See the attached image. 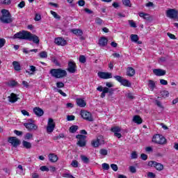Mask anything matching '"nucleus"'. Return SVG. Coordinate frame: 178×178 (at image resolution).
<instances>
[{
  "label": "nucleus",
  "instance_id": "22",
  "mask_svg": "<svg viewBox=\"0 0 178 178\" xmlns=\"http://www.w3.org/2000/svg\"><path fill=\"white\" fill-rule=\"evenodd\" d=\"M99 45L100 47H106V45H108V38H101L99 40Z\"/></svg>",
  "mask_w": 178,
  "mask_h": 178
},
{
  "label": "nucleus",
  "instance_id": "58",
  "mask_svg": "<svg viewBox=\"0 0 178 178\" xmlns=\"http://www.w3.org/2000/svg\"><path fill=\"white\" fill-rule=\"evenodd\" d=\"M156 176V175L154 172H149L147 173V177H149V178H155Z\"/></svg>",
  "mask_w": 178,
  "mask_h": 178
},
{
  "label": "nucleus",
  "instance_id": "32",
  "mask_svg": "<svg viewBox=\"0 0 178 178\" xmlns=\"http://www.w3.org/2000/svg\"><path fill=\"white\" fill-rule=\"evenodd\" d=\"M130 38H131V41L132 42H137V41H138V40H139L138 35L131 34L130 35Z\"/></svg>",
  "mask_w": 178,
  "mask_h": 178
},
{
  "label": "nucleus",
  "instance_id": "28",
  "mask_svg": "<svg viewBox=\"0 0 178 178\" xmlns=\"http://www.w3.org/2000/svg\"><path fill=\"white\" fill-rule=\"evenodd\" d=\"M30 71L26 70V73H28V74L33 75L34 74V72H36L37 69L35 68V66L34 65H30Z\"/></svg>",
  "mask_w": 178,
  "mask_h": 178
},
{
  "label": "nucleus",
  "instance_id": "49",
  "mask_svg": "<svg viewBox=\"0 0 178 178\" xmlns=\"http://www.w3.org/2000/svg\"><path fill=\"white\" fill-rule=\"evenodd\" d=\"M102 19H101V18L99 17H96L95 18V23L96 24H98L99 26H101V24H102Z\"/></svg>",
  "mask_w": 178,
  "mask_h": 178
},
{
  "label": "nucleus",
  "instance_id": "35",
  "mask_svg": "<svg viewBox=\"0 0 178 178\" xmlns=\"http://www.w3.org/2000/svg\"><path fill=\"white\" fill-rule=\"evenodd\" d=\"M79 129V126L73 125L70 127V133H76L77 130Z\"/></svg>",
  "mask_w": 178,
  "mask_h": 178
},
{
  "label": "nucleus",
  "instance_id": "38",
  "mask_svg": "<svg viewBox=\"0 0 178 178\" xmlns=\"http://www.w3.org/2000/svg\"><path fill=\"white\" fill-rule=\"evenodd\" d=\"M79 62L81 63H86V62H87V58H86V56H83V55L80 56Z\"/></svg>",
  "mask_w": 178,
  "mask_h": 178
},
{
  "label": "nucleus",
  "instance_id": "30",
  "mask_svg": "<svg viewBox=\"0 0 178 178\" xmlns=\"http://www.w3.org/2000/svg\"><path fill=\"white\" fill-rule=\"evenodd\" d=\"M121 84L122 86H124L125 87H131V83H130V81H129V80L127 79H123L121 81Z\"/></svg>",
  "mask_w": 178,
  "mask_h": 178
},
{
  "label": "nucleus",
  "instance_id": "1",
  "mask_svg": "<svg viewBox=\"0 0 178 178\" xmlns=\"http://www.w3.org/2000/svg\"><path fill=\"white\" fill-rule=\"evenodd\" d=\"M1 14L2 15L0 17V21L1 22V23H3L4 24H9V23H12V22H13V19H12V15L8 10H1Z\"/></svg>",
  "mask_w": 178,
  "mask_h": 178
},
{
  "label": "nucleus",
  "instance_id": "44",
  "mask_svg": "<svg viewBox=\"0 0 178 178\" xmlns=\"http://www.w3.org/2000/svg\"><path fill=\"white\" fill-rule=\"evenodd\" d=\"M0 3H2V5H10V0H0Z\"/></svg>",
  "mask_w": 178,
  "mask_h": 178
},
{
  "label": "nucleus",
  "instance_id": "9",
  "mask_svg": "<svg viewBox=\"0 0 178 178\" xmlns=\"http://www.w3.org/2000/svg\"><path fill=\"white\" fill-rule=\"evenodd\" d=\"M148 166H151V167L154 166V168H155V169H156L159 172L163 170V165L156 161H149Z\"/></svg>",
  "mask_w": 178,
  "mask_h": 178
},
{
  "label": "nucleus",
  "instance_id": "16",
  "mask_svg": "<svg viewBox=\"0 0 178 178\" xmlns=\"http://www.w3.org/2000/svg\"><path fill=\"white\" fill-rule=\"evenodd\" d=\"M8 102H10L11 104H15V102H17L19 100V97H17V95L15 93H11L8 97Z\"/></svg>",
  "mask_w": 178,
  "mask_h": 178
},
{
  "label": "nucleus",
  "instance_id": "56",
  "mask_svg": "<svg viewBox=\"0 0 178 178\" xmlns=\"http://www.w3.org/2000/svg\"><path fill=\"white\" fill-rule=\"evenodd\" d=\"M74 119H76V117L74 115H67V120H68V122L74 120Z\"/></svg>",
  "mask_w": 178,
  "mask_h": 178
},
{
  "label": "nucleus",
  "instance_id": "18",
  "mask_svg": "<svg viewBox=\"0 0 178 178\" xmlns=\"http://www.w3.org/2000/svg\"><path fill=\"white\" fill-rule=\"evenodd\" d=\"M153 73L154 74H155V76H165V74H166V71L162 69H154Z\"/></svg>",
  "mask_w": 178,
  "mask_h": 178
},
{
  "label": "nucleus",
  "instance_id": "45",
  "mask_svg": "<svg viewBox=\"0 0 178 178\" xmlns=\"http://www.w3.org/2000/svg\"><path fill=\"white\" fill-rule=\"evenodd\" d=\"M31 138H33V134L26 133L25 135V139L26 140H31Z\"/></svg>",
  "mask_w": 178,
  "mask_h": 178
},
{
  "label": "nucleus",
  "instance_id": "51",
  "mask_svg": "<svg viewBox=\"0 0 178 178\" xmlns=\"http://www.w3.org/2000/svg\"><path fill=\"white\" fill-rule=\"evenodd\" d=\"M99 153L101 155H103V156L108 155V150L105 149H100Z\"/></svg>",
  "mask_w": 178,
  "mask_h": 178
},
{
  "label": "nucleus",
  "instance_id": "46",
  "mask_svg": "<svg viewBox=\"0 0 178 178\" xmlns=\"http://www.w3.org/2000/svg\"><path fill=\"white\" fill-rule=\"evenodd\" d=\"M102 169H104V170H109V164L106 163H104L102 165Z\"/></svg>",
  "mask_w": 178,
  "mask_h": 178
},
{
  "label": "nucleus",
  "instance_id": "34",
  "mask_svg": "<svg viewBox=\"0 0 178 178\" xmlns=\"http://www.w3.org/2000/svg\"><path fill=\"white\" fill-rule=\"evenodd\" d=\"M149 88L152 91H154V89L155 88V82L152 80H149Z\"/></svg>",
  "mask_w": 178,
  "mask_h": 178
},
{
  "label": "nucleus",
  "instance_id": "24",
  "mask_svg": "<svg viewBox=\"0 0 178 178\" xmlns=\"http://www.w3.org/2000/svg\"><path fill=\"white\" fill-rule=\"evenodd\" d=\"M133 122L136 123V124H141L143 123V119L140 115H135L133 118Z\"/></svg>",
  "mask_w": 178,
  "mask_h": 178
},
{
  "label": "nucleus",
  "instance_id": "12",
  "mask_svg": "<svg viewBox=\"0 0 178 178\" xmlns=\"http://www.w3.org/2000/svg\"><path fill=\"white\" fill-rule=\"evenodd\" d=\"M55 130V122H54V119L49 118V121L47 127V133H52Z\"/></svg>",
  "mask_w": 178,
  "mask_h": 178
},
{
  "label": "nucleus",
  "instance_id": "39",
  "mask_svg": "<svg viewBox=\"0 0 178 178\" xmlns=\"http://www.w3.org/2000/svg\"><path fill=\"white\" fill-rule=\"evenodd\" d=\"M122 3L124 5V6H129V8L131 7V3L130 2V0H122Z\"/></svg>",
  "mask_w": 178,
  "mask_h": 178
},
{
  "label": "nucleus",
  "instance_id": "36",
  "mask_svg": "<svg viewBox=\"0 0 178 178\" xmlns=\"http://www.w3.org/2000/svg\"><path fill=\"white\" fill-rule=\"evenodd\" d=\"M111 131H113V133L115 134V133H120L121 129L119 127H114L111 129Z\"/></svg>",
  "mask_w": 178,
  "mask_h": 178
},
{
  "label": "nucleus",
  "instance_id": "13",
  "mask_svg": "<svg viewBox=\"0 0 178 178\" xmlns=\"http://www.w3.org/2000/svg\"><path fill=\"white\" fill-rule=\"evenodd\" d=\"M24 126L27 129V130H29V131H35L38 129V126L31 122L24 123Z\"/></svg>",
  "mask_w": 178,
  "mask_h": 178
},
{
  "label": "nucleus",
  "instance_id": "8",
  "mask_svg": "<svg viewBox=\"0 0 178 178\" xmlns=\"http://www.w3.org/2000/svg\"><path fill=\"white\" fill-rule=\"evenodd\" d=\"M26 40L28 41H33L35 44H40V38L36 35H34L28 31L26 35Z\"/></svg>",
  "mask_w": 178,
  "mask_h": 178
},
{
  "label": "nucleus",
  "instance_id": "2",
  "mask_svg": "<svg viewBox=\"0 0 178 178\" xmlns=\"http://www.w3.org/2000/svg\"><path fill=\"white\" fill-rule=\"evenodd\" d=\"M50 74L56 79H63V77H66V76H67V72L66 70L60 68L51 69L50 70Z\"/></svg>",
  "mask_w": 178,
  "mask_h": 178
},
{
  "label": "nucleus",
  "instance_id": "23",
  "mask_svg": "<svg viewBox=\"0 0 178 178\" xmlns=\"http://www.w3.org/2000/svg\"><path fill=\"white\" fill-rule=\"evenodd\" d=\"M76 104L80 108H84L87 105V103L83 99H76Z\"/></svg>",
  "mask_w": 178,
  "mask_h": 178
},
{
  "label": "nucleus",
  "instance_id": "54",
  "mask_svg": "<svg viewBox=\"0 0 178 178\" xmlns=\"http://www.w3.org/2000/svg\"><path fill=\"white\" fill-rule=\"evenodd\" d=\"M111 168L114 170V172H118V165L116 164H111Z\"/></svg>",
  "mask_w": 178,
  "mask_h": 178
},
{
  "label": "nucleus",
  "instance_id": "64",
  "mask_svg": "<svg viewBox=\"0 0 178 178\" xmlns=\"http://www.w3.org/2000/svg\"><path fill=\"white\" fill-rule=\"evenodd\" d=\"M24 6H26V3L23 1L18 4V8H20L21 9H22Z\"/></svg>",
  "mask_w": 178,
  "mask_h": 178
},
{
  "label": "nucleus",
  "instance_id": "21",
  "mask_svg": "<svg viewBox=\"0 0 178 178\" xmlns=\"http://www.w3.org/2000/svg\"><path fill=\"white\" fill-rule=\"evenodd\" d=\"M136 74V70H134L131 67H128L127 68V76H129V77H133Z\"/></svg>",
  "mask_w": 178,
  "mask_h": 178
},
{
  "label": "nucleus",
  "instance_id": "10",
  "mask_svg": "<svg viewBox=\"0 0 178 178\" xmlns=\"http://www.w3.org/2000/svg\"><path fill=\"white\" fill-rule=\"evenodd\" d=\"M105 141L104 140V137L102 136H99L96 140H92L91 144L92 147L97 148V147H99V145H102Z\"/></svg>",
  "mask_w": 178,
  "mask_h": 178
},
{
  "label": "nucleus",
  "instance_id": "48",
  "mask_svg": "<svg viewBox=\"0 0 178 178\" xmlns=\"http://www.w3.org/2000/svg\"><path fill=\"white\" fill-rule=\"evenodd\" d=\"M138 157V155L137 154L136 152H133L131 154V159H137Z\"/></svg>",
  "mask_w": 178,
  "mask_h": 178
},
{
  "label": "nucleus",
  "instance_id": "60",
  "mask_svg": "<svg viewBox=\"0 0 178 178\" xmlns=\"http://www.w3.org/2000/svg\"><path fill=\"white\" fill-rule=\"evenodd\" d=\"M52 62H54L56 64V66H60V63L58 62V60L56 59V58L54 57L52 58Z\"/></svg>",
  "mask_w": 178,
  "mask_h": 178
},
{
  "label": "nucleus",
  "instance_id": "61",
  "mask_svg": "<svg viewBox=\"0 0 178 178\" xmlns=\"http://www.w3.org/2000/svg\"><path fill=\"white\" fill-rule=\"evenodd\" d=\"M167 35L169 37V38H171V40H176V35H175L170 33H168Z\"/></svg>",
  "mask_w": 178,
  "mask_h": 178
},
{
  "label": "nucleus",
  "instance_id": "5",
  "mask_svg": "<svg viewBox=\"0 0 178 178\" xmlns=\"http://www.w3.org/2000/svg\"><path fill=\"white\" fill-rule=\"evenodd\" d=\"M76 138L78 140L76 145L79 147H86L87 145V141L86 140L87 139L86 136L78 134L76 136Z\"/></svg>",
  "mask_w": 178,
  "mask_h": 178
},
{
  "label": "nucleus",
  "instance_id": "59",
  "mask_svg": "<svg viewBox=\"0 0 178 178\" xmlns=\"http://www.w3.org/2000/svg\"><path fill=\"white\" fill-rule=\"evenodd\" d=\"M126 97H128L129 99H134V95H133V93H127Z\"/></svg>",
  "mask_w": 178,
  "mask_h": 178
},
{
  "label": "nucleus",
  "instance_id": "20",
  "mask_svg": "<svg viewBox=\"0 0 178 178\" xmlns=\"http://www.w3.org/2000/svg\"><path fill=\"white\" fill-rule=\"evenodd\" d=\"M49 159L50 162L55 163V162H58V159H59V158L58 157V155L51 153L49 154Z\"/></svg>",
  "mask_w": 178,
  "mask_h": 178
},
{
  "label": "nucleus",
  "instance_id": "55",
  "mask_svg": "<svg viewBox=\"0 0 178 178\" xmlns=\"http://www.w3.org/2000/svg\"><path fill=\"white\" fill-rule=\"evenodd\" d=\"M129 171L131 172V173H136L137 172V169H136V167L134 166H130Z\"/></svg>",
  "mask_w": 178,
  "mask_h": 178
},
{
  "label": "nucleus",
  "instance_id": "40",
  "mask_svg": "<svg viewBox=\"0 0 178 178\" xmlns=\"http://www.w3.org/2000/svg\"><path fill=\"white\" fill-rule=\"evenodd\" d=\"M54 91H56V92H59V94H60V95H63V97L67 96L66 93L63 92L62 90L58 89L57 88H54Z\"/></svg>",
  "mask_w": 178,
  "mask_h": 178
},
{
  "label": "nucleus",
  "instance_id": "19",
  "mask_svg": "<svg viewBox=\"0 0 178 178\" xmlns=\"http://www.w3.org/2000/svg\"><path fill=\"white\" fill-rule=\"evenodd\" d=\"M33 111V113H35V115H36V116H38V118L44 115V110H42V108L40 107H35Z\"/></svg>",
  "mask_w": 178,
  "mask_h": 178
},
{
  "label": "nucleus",
  "instance_id": "43",
  "mask_svg": "<svg viewBox=\"0 0 178 178\" xmlns=\"http://www.w3.org/2000/svg\"><path fill=\"white\" fill-rule=\"evenodd\" d=\"M6 44V40L4 38H0V48H2Z\"/></svg>",
  "mask_w": 178,
  "mask_h": 178
},
{
  "label": "nucleus",
  "instance_id": "15",
  "mask_svg": "<svg viewBox=\"0 0 178 178\" xmlns=\"http://www.w3.org/2000/svg\"><path fill=\"white\" fill-rule=\"evenodd\" d=\"M97 76L99 79H104V80L112 79V73L111 72H99Z\"/></svg>",
  "mask_w": 178,
  "mask_h": 178
},
{
  "label": "nucleus",
  "instance_id": "31",
  "mask_svg": "<svg viewBox=\"0 0 178 178\" xmlns=\"http://www.w3.org/2000/svg\"><path fill=\"white\" fill-rule=\"evenodd\" d=\"M22 145L24 148H26V149H30V148H31V143L26 140H23Z\"/></svg>",
  "mask_w": 178,
  "mask_h": 178
},
{
  "label": "nucleus",
  "instance_id": "47",
  "mask_svg": "<svg viewBox=\"0 0 178 178\" xmlns=\"http://www.w3.org/2000/svg\"><path fill=\"white\" fill-rule=\"evenodd\" d=\"M40 170L42 172H49V168H48V167L45 166V165H42L40 167Z\"/></svg>",
  "mask_w": 178,
  "mask_h": 178
},
{
  "label": "nucleus",
  "instance_id": "62",
  "mask_svg": "<svg viewBox=\"0 0 178 178\" xmlns=\"http://www.w3.org/2000/svg\"><path fill=\"white\" fill-rule=\"evenodd\" d=\"M140 158L143 159V161H147V159H148V156L145 154H142L140 155Z\"/></svg>",
  "mask_w": 178,
  "mask_h": 178
},
{
  "label": "nucleus",
  "instance_id": "17",
  "mask_svg": "<svg viewBox=\"0 0 178 178\" xmlns=\"http://www.w3.org/2000/svg\"><path fill=\"white\" fill-rule=\"evenodd\" d=\"M54 42L55 44H56V45H61L62 47L67 44V42H66V40H64L63 38H55Z\"/></svg>",
  "mask_w": 178,
  "mask_h": 178
},
{
  "label": "nucleus",
  "instance_id": "4",
  "mask_svg": "<svg viewBox=\"0 0 178 178\" xmlns=\"http://www.w3.org/2000/svg\"><path fill=\"white\" fill-rule=\"evenodd\" d=\"M28 33L29 31H19L16 33L13 36H11L10 38L12 40H26Z\"/></svg>",
  "mask_w": 178,
  "mask_h": 178
},
{
  "label": "nucleus",
  "instance_id": "57",
  "mask_svg": "<svg viewBox=\"0 0 178 178\" xmlns=\"http://www.w3.org/2000/svg\"><path fill=\"white\" fill-rule=\"evenodd\" d=\"M34 20H35V22H40V20H41V15L40 14H35Z\"/></svg>",
  "mask_w": 178,
  "mask_h": 178
},
{
  "label": "nucleus",
  "instance_id": "53",
  "mask_svg": "<svg viewBox=\"0 0 178 178\" xmlns=\"http://www.w3.org/2000/svg\"><path fill=\"white\" fill-rule=\"evenodd\" d=\"M114 79H115V80H117V81H119V83H122V81L123 80V77L117 75L114 76Z\"/></svg>",
  "mask_w": 178,
  "mask_h": 178
},
{
  "label": "nucleus",
  "instance_id": "52",
  "mask_svg": "<svg viewBox=\"0 0 178 178\" xmlns=\"http://www.w3.org/2000/svg\"><path fill=\"white\" fill-rule=\"evenodd\" d=\"M56 87L57 88H63V87H65V83H63V82H57Z\"/></svg>",
  "mask_w": 178,
  "mask_h": 178
},
{
  "label": "nucleus",
  "instance_id": "6",
  "mask_svg": "<svg viewBox=\"0 0 178 178\" xmlns=\"http://www.w3.org/2000/svg\"><path fill=\"white\" fill-rule=\"evenodd\" d=\"M165 15L169 19H176L177 17L178 11L176 9L170 8L166 10Z\"/></svg>",
  "mask_w": 178,
  "mask_h": 178
},
{
  "label": "nucleus",
  "instance_id": "11",
  "mask_svg": "<svg viewBox=\"0 0 178 178\" xmlns=\"http://www.w3.org/2000/svg\"><path fill=\"white\" fill-rule=\"evenodd\" d=\"M69 73H76L77 72V66L76 65V63L74 61H70L68 63V67L67 69Z\"/></svg>",
  "mask_w": 178,
  "mask_h": 178
},
{
  "label": "nucleus",
  "instance_id": "29",
  "mask_svg": "<svg viewBox=\"0 0 178 178\" xmlns=\"http://www.w3.org/2000/svg\"><path fill=\"white\" fill-rule=\"evenodd\" d=\"M160 97L163 98H168L169 97V92L168 90H161L159 93Z\"/></svg>",
  "mask_w": 178,
  "mask_h": 178
},
{
  "label": "nucleus",
  "instance_id": "41",
  "mask_svg": "<svg viewBox=\"0 0 178 178\" xmlns=\"http://www.w3.org/2000/svg\"><path fill=\"white\" fill-rule=\"evenodd\" d=\"M71 166L72 168H79V161L76 160H74L71 163Z\"/></svg>",
  "mask_w": 178,
  "mask_h": 178
},
{
  "label": "nucleus",
  "instance_id": "25",
  "mask_svg": "<svg viewBox=\"0 0 178 178\" xmlns=\"http://www.w3.org/2000/svg\"><path fill=\"white\" fill-rule=\"evenodd\" d=\"M13 65L14 67V70H16V72H20V70H22V67L20 66V63L19 62H13Z\"/></svg>",
  "mask_w": 178,
  "mask_h": 178
},
{
  "label": "nucleus",
  "instance_id": "63",
  "mask_svg": "<svg viewBox=\"0 0 178 178\" xmlns=\"http://www.w3.org/2000/svg\"><path fill=\"white\" fill-rule=\"evenodd\" d=\"M79 6H84L86 5V1L84 0H79L78 1Z\"/></svg>",
  "mask_w": 178,
  "mask_h": 178
},
{
  "label": "nucleus",
  "instance_id": "27",
  "mask_svg": "<svg viewBox=\"0 0 178 178\" xmlns=\"http://www.w3.org/2000/svg\"><path fill=\"white\" fill-rule=\"evenodd\" d=\"M72 33H73V34H75V35H83V31H81V29H72Z\"/></svg>",
  "mask_w": 178,
  "mask_h": 178
},
{
  "label": "nucleus",
  "instance_id": "14",
  "mask_svg": "<svg viewBox=\"0 0 178 178\" xmlns=\"http://www.w3.org/2000/svg\"><path fill=\"white\" fill-rule=\"evenodd\" d=\"M8 143H10V144H11L13 147H18V145H20V140L13 136L8 138Z\"/></svg>",
  "mask_w": 178,
  "mask_h": 178
},
{
  "label": "nucleus",
  "instance_id": "42",
  "mask_svg": "<svg viewBox=\"0 0 178 178\" xmlns=\"http://www.w3.org/2000/svg\"><path fill=\"white\" fill-rule=\"evenodd\" d=\"M40 57L42 58H48V54L47 51H42L40 53Z\"/></svg>",
  "mask_w": 178,
  "mask_h": 178
},
{
  "label": "nucleus",
  "instance_id": "33",
  "mask_svg": "<svg viewBox=\"0 0 178 178\" xmlns=\"http://www.w3.org/2000/svg\"><path fill=\"white\" fill-rule=\"evenodd\" d=\"M81 159L83 163H90V159L84 155H81Z\"/></svg>",
  "mask_w": 178,
  "mask_h": 178
},
{
  "label": "nucleus",
  "instance_id": "3",
  "mask_svg": "<svg viewBox=\"0 0 178 178\" xmlns=\"http://www.w3.org/2000/svg\"><path fill=\"white\" fill-rule=\"evenodd\" d=\"M152 142L155 143L156 144L163 145V144H166V138L162 135L156 134L153 136Z\"/></svg>",
  "mask_w": 178,
  "mask_h": 178
},
{
  "label": "nucleus",
  "instance_id": "37",
  "mask_svg": "<svg viewBox=\"0 0 178 178\" xmlns=\"http://www.w3.org/2000/svg\"><path fill=\"white\" fill-rule=\"evenodd\" d=\"M50 13H51V15L54 16V19H58V20L60 19V17L59 16V15H58V13H56V12L51 10Z\"/></svg>",
  "mask_w": 178,
  "mask_h": 178
},
{
  "label": "nucleus",
  "instance_id": "26",
  "mask_svg": "<svg viewBox=\"0 0 178 178\" xmlns=\"http://www.w3.org/2000/svg\"><path fill=\"white\" fill-rule=\"evenodd\" d=\"M140 17H143L145 20L149 22L151 20V16L145 13H139Z\"/></svg>",
  "mask_w": 178,
  "mask_h": 178
},
{
  "label": "nucleus",
  "instance_id": "50",
  "mask_svg": "<svg viewBox=\"0 0 178 178\" xmlns=\"http://www.w3.org/2000/svg\"><path fill=\"white\" fill-rule=\"evenodd\" d=\"M129 26H131L134 29H136V27H137V24H136V22H134V21L133 20H129Z\"/></svg>",
  "mask_w": 178,
  "mask_h": 178
},
{
  "label": "nucleus",
  "instance_id": "7",
  "mask_svg": "<svg viewBox=\"0 0 178 178\" xmlns=\"http://www.w3.org/2000/svg\"><path fill=\"white\" fill-rule=\"evenodd\" d=\"M81 116L85 120H88V122H92V120H94V119H92V115H91V113L86 110L81 111Z\"/></svg>",
  "mask_w": 178,
  "mask_h": 178
}]
</instances>
